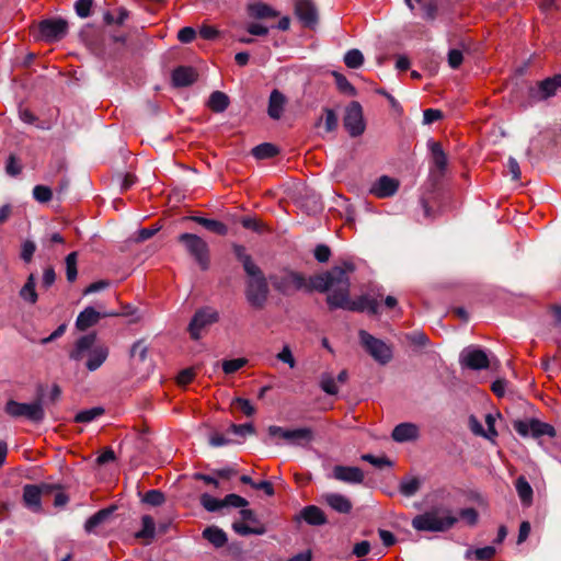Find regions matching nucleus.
<instances>
[{
	"mask_svg": "<svg viewBox=\"0 0 561 561\" xmlns=\"http://www.w3.org/2000/svg\"><path fill=\"white\" fill-rule=\"evenodd\" d=\"M355 264L351 261H343L333 266L330 271L314 275L309 278V287L313 290L325 293L331 290L327 302L331 310L343 306L345 297L350 296V275L354 273Z\"/></svg>",
	"mask_w": 561,
	"mask_h": 561,
	"instance_id": "f257e3e1",
	"label": "nucleus"
},
{
	"mask_svg": "<svg viewBox=\"0 0 561 561\" xmlns=\"http://www.w3.org/2000/svg\"><path fill=\"white\" fill-rule=\"evenodd\" d=\"M110 348L105 344L96 343L94 333L85 334L77 340L69 357L73 360H85V367L89 371H95L107 359Z\"/></svg>",
	"mask_w": 561,
	"mask_h": 561,
	"instance_id": "f03ea898",
	"label": "nucleus"
},
{
	"mask_svg": "<svg viewBox=\"0 0 561 561\" xmlns=\"http://www.w3.org/2000/svg\"><path fill=\"white\" fill-rule=\"evenodd\" d=\"M456 523L457 518L446 507H433L412 519L413 528L419 531H446Z\"/></svg>",
	"mask_w": 561,
	"mask_h": 561,
	"instance_id": "7ed1b4c3",
	"label": "nucleus"
},
{
	"mask_svg": "<svg viewBox=\"0 0 561 561\" xmlns=\"http://www.w3.org/2000/svg\"><path fill=\"white\" fill-rule=\"evenodd\" d=\"M248 282L245 286V298L251 307L255 309H263L266 305L268 297V284L262 270L248 274Z\"/></svg>",
	"mask_w": 561,
	"mask_h": 561,
	"instance_id": "20e7f679",
	"label": "nucleus"
},
{
	"mask_svg": "<svg viewBox=\"0 0 561 561\" xmlns=\"http://www.w3.org/2000/svg\"><path fill=\"white\" fill-rule=\"evenodd\" d=\"M178 241L183 244L186 252L195 260L203 271L209 267V247L204 239L197 234L185 232L178 237Z\"/></svg>",
	"mask_w": 561,
	"mask_h": 561,
	"instance_id": "39448f33",
	"label": "nucleus"
},
{
	"mask_svg": "<svg viewBox=\"0 0 561 561\" xmlns=\"http://www.w3.org/2000/svg\"><path fill=\"white\" fill-rule=\"evenodd\" d=\"M272 284L276 290L283 295H291L297 290H313L309 287V279H306L301 273L284 270L271 277Z\"/></svg>",
	"mask_w": 561,
	"mask_h": 561,
	"instance_id": "423d86ee",
	"label": "nucleus"
},
{
	"mask_svg": "<svg viewBox=\"0 0 561 561\" xmlns=\"http://www.w3.org/2000/svg\"><path fill=\"white\" fill-rule=\"evenodd\" d=\"M4 411L12 417H25L34 423H39L45 419V411L41 398L31 403H20L14 400H9L5 403Z\"/></svg>",
	"mask_w": 561,
	"mask_h": 561,
	"instance_id": "0eeeda50",
	"label": "nucleus"
},
{
	"mask_svg": "<svg viewBox=\"0 0 561 561\" xmlns=\"http://www.w3.org/2000/svg\"><path fill=\"white\" fill-rule=\"evenodd\" d=\"M358 336L363 347L376 362L385 365L391 360L392 350L382 340L373 336L365 330H360Z\"/></svg>",
	"mask_w": 561,
	"mask_h": 561,
	"instance_id": "6e6552de",
	"label": "nucleus"
},
{
	"mask_svg": "<svg viewBox=\"0 0 561 561\" xmlns=\"http://www.w3.org/2000/svg\"><path fill=\"white\" fill-rule=\"evenodd\" d=\"M267 432L271 437H279L296 446H306L314 438L313 431L310 427L288 430L277 425H271Z\"/></svg>",
	"mask_w": 561,
	"mask_h": 561,
	"instance_id": "1a4fd4ad",
	"label": "nucleus"
},
{
	"mask_svg": "<svg viewBox=\"0 0 561 561\" xmlns=\"http://www.w3.org/2000/svg\"><path fill=\"white\" fill-rule=\"evenodd\" d=\"M561 89V73L538 81L536 85L528 89V99L531 103L546 101L557 94Z\"/></svg>",
	"mask_w": 561,
	"mask_h": 561,
	"instance_id": "9d476101",
	"label": "nucleus"
},
{
	"mask_svg": "<svg viewBox=\"0 0 561 561\" xmlns=\"http://www.w3.org/2000/svg\"><path fill=\"white\" fill-rule=\"evenodd\" d=\"M219 313L210 307L202 308L197 310L190 324L188 332L193 340L197 341L202 336V331L208 325L218 322Z\"/></svg>",
	"mask_w": 561,
	"mask_h": 561,
	"instance_id": "9b49d317",
	"label": "nucleus"
},
{
	"mask_svg": "<svg viewBox=\"0 0 561 561\" xmlns=\"http://www.w3.org/2000/svg\"><path fill=\"white\" fill-rule=\"evenodd\" d=\"M343 125L351 137L360 136L365 131L363 107L357 101H353L345 110Z\"/></svg>",
	"mask_w": 561,
	"mask_h": 561,
	"instance_id": "f8f14e48",
	"label": "nucleus"
},
{
	"mask_svg": "<svg viewBox=\"0 0 561 561\" xmlns=\"http://www.w3.org/2000/svg\"><path fill=\"white\" fill-rule=\"evenodd\" d=\"M513 426L514 430L523 437L531 435L534 438H539L545 435L549 437H554L557 435L552 425L536 419L528 421H515Z\"/></svg>",
	"mask_w": 561,
	"mask_h": 561,
	"instance_id": "ddd939ff",
	"label": "nucleus"
},
{
	"mask_svg": "<svg viewBox=\"0 0 561 561\" xmlns=\"http://www.w3.org/2000/svg\"><path fill=\"white\" fill-rule=\"evenodd\" d=\"M242 520L234 522L232 529L240 536L263 535L266 533L265 526L257 519L252 510H241Z\"/></svg>",
	"mask_w": 561,
	"mask_h": 561,
	"instance_id": "4468645a",
	"label": "nucleus"
},
{
	"mask_svg": "<svg viewBox=\"0 0 561 561\" xmlns=\"http://www.w3.org/2000/svg\"><path fill=\"white\" fill-rule=\"evenodd\" d=\"M42 39L48 43L58 42L68 33V23L62 19H47L38 24Z\"/></svg>",
	"mask_w": 561,
	"mask_h": 561,
	"instance_id": "2eb2a0df",
	"label": "nucleus"
},
{
	"mask_svg": "<svg viewBox=\"0 0 561 561\" xmlns=\"http://www.w3.org/2000/svg\"><path fill=\"white\" fill-rule=\"evenodd\" d=\"M343 306H337V308L346 309L350 311H368L370 314H377L379 312V304L376 298H371L368 295H362L355 300H351L350 296L345 297V302Z\"/></svg>",
	"mask_w": 561,
	"mask_h": 561,
	"instance_id": "dca6fc26",
	"label": "nucleus"
},
{
	"mask_svg": "<svg viewBox=\"0 0 561 561\" xmlns=\"http://www.w3.org/2000/svg\"><path fill=\"white\" fill-rule=\"evenodd\" d=\"M460 363L473 370L485 369L490 360L486 353L480 348H466L461 353Z\"/></svg>",
	"mask_w": 561,
	"mask_h": 561,
	"instance_id": "f3484780",
	"label": "nucleus"
},
{
	"mask_svg": "<svg viewBox=\"0 0 561 561\" xmlns=\"http://www.w3.org/2000/svg\"><path fill=\"white\" fill-rule=\"evenodd\" d=\"M295 13L306 27L312 28L318 23V10L311 0H298Z\"/></svg>",
	"mask_w": 561,
	"mask_h": 561,
	"instance_id": "a211bd4d",
	"label": "nucleus"
},
{
	"mask_svg": "<svg viewBox=\"0 0 561 561\" xmlns=\"http://www.w3.org/2000/svg\"><path fill=\"white\" fill-rule=\"evenodd\" d=\"M332 477L337 481L350 484H360L365 479L360 468L341 465L333 468Z\"/></svg>",
	"mask_w": 561,
	"mask_h": 561,
	"instance_id": "6ab92c4d",
	"label": "nucleus"
},
{
	"mask_svg": "<svg viewBox=\"0 0 561 561\" xmlns=\"http://www.w3.org/2000/svg\"><path fill=\"white\" fill-rule=\"evenodd\" d=\"M398 188V180L387 175H382L374 183V185L370 188V193L378 198H387L394 195Z\"/></svg>",
	"mask_w": 561,
	"mask_h": 561,
	"instance_id": "aec40b11",
	"label": "nucleus"
},
{
	"mask_svg": "<svg viewBox=\"0 0 561 561\" xmlns=\"http://www.w3.org/2000/svg\"><path fill=\"white\" fill-rule=\"evenodd\" d=\"M321 500L329 507H331L333 511L340 514H348L353 508L352 501L341 493H324L321 495Z\"/></svg>",
	"mask_w": 561,
	"mask_h": 561,
	"instance_id": "412c9836",
	"label": "nucleus"
},
{
	"mask_svg": "<svg viewBox=\"0 0 561 561\" xmlns=\"http://www.w3.org/2000/svg\"><path fill=\"white\" fill-rule=\"evenodd\" d=\"M47 485L38 486L35 484H26L23 488V502L33 512H41V496L44 490H47Z\"/></svg>",
	"mask_w": 561,
	"mask_h": 561,
	"instance_id": "4be33fe9",
	"label": "nucleus"
},
{
	"mask_svg": "<svg viewBox=\"0 0 561 561\" xmlns=\"http://www.w3.org/2000/svg\"><path fill=\"white\" fill-rule=\"evenodd\" d=\"M431 151H432V163L433 167L431 169V173L434 176H443L447 169V156L444 152L442 145L439 142H433L431 145Z\"/></svg>",
	"mask_w": 561,
	"mask_h": 561,
	"instance_id": "5701e85b",
	"label": "nucleus"
},
{
	"mask_svg": "<svg viewBox=\"0 0 561 561\" xmlns=\"http://www.w3.org/2000/svg\"><path fill=\"white\" fill-rule=\"evenodd\" d=\"M116 510L115 505L108 506L106 508L100 510L95 514H93L90 518L87 519L84 523V530L88 534L95 533L96 529L108 523L111 519L112 514Z\"/></svg>",
	"mask_w": 561,
	"mask_h": 561,
	"instance_id": "b1692460",
	"label": "nucleus"
},
{
	"mask_svg": "<svg viewBox=\"0 0 561 561\" xmlns=\"http://www.w3.org/2000/svg\"><path fill=\"white\" fill-rule=\"evenodd\" d=\"M197 73L191 67H178L173 70L172 81L175 87H187L196 81Z\"/></svg>",
	"mask_w": 561,
	"mask_h": 561,
	"instance_id": "393cba45",
	"label": "nucleus"
},
{
	"mask_svg": "<svg viewBox=\"0 0 561 561\" xmlns=\"http://www.w3.org/2000/svg\"><path fill=\"white\" fill-rule=\"evenodd\" d=\"M419 431L416 425L412 423H401L397 425L392 431V438L396 442L412 440L417 437Z\"/></svg>",
	"mask_w": 561,
	"mask_h": 561,
	"instance_id": "a878e982",
	"label": "nucleus"
},
{
	"mask_svg": "<svg viewBox=\"0 0 561 561\" xmlns=\"http://www.w3.org/2000/svg\"><path fill=\"white\" fill-rule=\"evenodd\" d=\"M233 253L238 261L242 263L245 274H252L257 272L260 267L253 262L250 254L247 253V249L242 244H232Z\"/></svg>",
	"mask_w": 561,
	"mask_h": 561,
	"instance_id": "bb28decb",
	"label": "nucleus"
},
{
	"mask_svg": "<svg viewBox=\"0 0 561 561\" xmlns=\"http://www.w3.org/2000/svg\"><path fill=\"white\" fill-rule=\"evenodd\" d=\"M286 99L283 93H280L278 90H273L270 100H268V108L267 113L271 118L273 119H279L285 105Z\"/></svg>",
	"mask_w": 561,
	"mask_h": 561,
	"instance_id": "cd10ccee",
	"label": "nucleus"
},
{
	"mask_svg": "<svg viewBox=\"0 0 561 561\" xmlns=\"http://www.w3.org/2000/svg\"><path fill=\"white\" fill-rule=\"evenodd\" d=\"M300 516L309 525L320 526L327 523L325 514L316 505L306 506Z\"/></svg>",
	"mask_w": 561,
	"mask_h": 561,
	"instance_id": "c85d7f7f",
	"label": "nucleus"
},
{
	"mask_svg": "<svg viewBox=\"0 0 561 561\" xmlns=\"http://www.w3.org/2000/svg\"><path fill=\"white\" fill-rule=\"evenodd\" d=\"M100 320V313L92 307L85 308L77 318L76 327L80 331H85Z\"/></svg>",
	"mask_w": 561,
	"mask_h": 561,
	"instance_id": "c756f323",
	"label": "nucleus"
},
{
	"mask_svg": "<svg viewBox=\"0 0 561 561\" xmlns=\"http://www.w3.org/2000/svg\"><path fill=\"white\" fill-rule=\"evenodd\" d=\"M190 219L218 236H226L228 233V227L219 220L199 216H192Z\"/></svg>",
	"mask_w": 561,
	"mask_h": 561,
	"instance_id": "7c9ffc66",
	"label": "nucleus"
},
{
	"mask_svg": "<svg viewBox=\"0 0 561 561\" xmlns=\"http://www.w3.org/2000/svg\"><path fill=\"white\" fill-rule=\"evenodd\" d=\"M203 537L216 548L224 547L228 541L226 533L217 526L205 528L203 530Z\"/></svg>",
	"mask_w": 561,
	"mask_h": 561,
	"instance_id": "2f4dec72",
	"label": "nucleus"
},
{
	"mask_svg": "<svg viewBox=\"0 0 561 561\" xmlns=\"http://www.w3.org/2000/svg\"><path fill=\"white\" fill-rule=\"evenodd\" d=\"M517 494L525 506H529L533 502V488L524 476L516 479L515 482Z\"/></svg>",
	"mask_w": 561,
	"mask_h": 561,
	"instance_id": "473e14b6",
	"label": "nucleus"
},
{
	"mask_svg": "<svg viewBox=\"0 0 561 561\" xmlns=\"http://www.w3.org/2000/svg\"><path fill=\"white\" fill-rule=\"evenodd\" d=\"M142 528L135 534L137 539L144 540L146 543H149L153 537L156 531V524L151 516L144 515L141 518Z\"/></svg>",
	"mask_w": 561,
	"mask_h": 561,
	"instance_id": "72a5a7b5",
	"label": "nucleus"
},
{
	"mask_svg": "<svg viewBox=\"0 0 561 561\" xmlns=\"http://www.w3.org/2000/svg\"><path fill=\"white\" fill-rule=\"evenodd\" d=\"M229 105V98L220 91H215L210 94L208 106L211 111L220 113L224 112Z\"/></svg>",
	"mask_w": 561,
	"mask_h": 561,
	"instance_id": "f704fd0d",
	"label": "nucleus"
},
{
	"mask_svg": "<svg viewBox=\"0 0 561 561\" xmlns=\"http://www.w3.org/2000/svg\"><path fill=\"white\" fill-rule=\"evenodd\" d=\"M249 13L255 19L276 18L278 13L265 3H254L249 5Z\"/></svg>",
	"mask_w": 561,
	"mask_h": 561,
	"instance_id": "c9c22d12",
	"label": "nucleus"
},
{
	"mask_svg": "<svg viewBox=\"0 0 561 561\" xmlns=\"http://www.w3.org/2000/svg\"><path fill=\"white\" fill-rule=\"evenodd\" d=\"M277 153H278V149L270 142L261 144L252 149V154L256 159H261V160L273 158Z\"/></svg>",
	"mask_w": 561,
	"mask_h": 561,
	"instance_id": "e433bc0d",
	"label": "nucleus"
},
{
	"mask_svg": "<svg viewBox=\"0 0 561 561\" xmlns=\"http://www.w3.org/2000/svg\"><path fill=\"white\" fill-rule=\"evenodd\" d=\"M20 296L31 304H35L37 301V294L35 290V277L33 274H31L20 290Z\"/></svg>",
	"mask_w": 561,
	"mask_h": 561,
	"instance_id": "4c0bfd02",
	"label": "nucleus"
},
{
	"mask_svg": "<svg viewBox=\"0 0 561 561\" xmlns=\"http://www.w3.org/2000/svg\"><path fill=\"white\" fill-rule=\"evenodd\" d=\"M495 553H496V550L494 547L486 546V547L478 548L474 550H468L466 552V558L470 559L472 556H474V558L479 561H486V560H491L495 556Z\"/></svg>",
	"mask_w": 561,
	"mask_h": 561,
	"instance_id": "58836bf2",
	"label": "nucleus"
},
{
	"mask_svg": "<svg viewBox=\"0 0 561 561\" xmlns=\"http://www.w3.org/2000/svg\"><path fill=\"white\" fill-rule=\"evenodd\" d=\"M240 222L245 229L253 230L257 233H264L270 231L267 225L255 217H243L240 220Z\"/></svg>",
	"mask_w": 561,
	"mask_h": 561,
	"instance_id": "ea45409f",
	"label": "nucleus"
},
{
	"mask_svg": "<svg viewBox=\"0 0 561 561\" xmlns=\"http://www.w3.org/2000/svg\"><path fill=\"white\" fill-rule=\"evenodd\" d=\"M104 413V409L100 407H95L89 410L80 411L75 416V422L77 423H90L95 420L98 416H101Z\"/></svg>",
	"mask_w": 561,
	"mask_h": 561,
	"instance_id": "a19ab883",
	"label": "nucleus"
},
{
	"mask_svg": "<svg viewBox=\"0 0 561 561\" xmlns=\"http://www.w3.org/2000/svg\"><path fill=\"white\" fill-rule=\"evenodd\" d=\"M333 77L335 79V83L340 92L347 94L350 96L356 95L357 91L354 85L346 79L345 76L339 72H333Z\"/></svg>",
	"mask_w": 561,
	"mask_h": 561,
	"instance_id": "79ce46f5",
	"label": "nucleus"
},
{
	"mask_svg": "<svg viewBox=\"0 0 561 561\" xmlns=\"http://www.w3.org/2000/svg\"><path fill=\"white\" fill-rule=\"evenodd\" d=\"M421 486V481L417 478L404 479L401 481L399 490L404 496L414 495Z\"/></svg>",
	"mask_w": 561,
	"mask_h": 561,
	"instance_id": "37998d69",
	"label": "nucleus"
},
{
	"mask_svg": "<svg viewBox=\"0 0 561 561\" xmlns=\"http://www.w3.org/2000/svg\"><path fill=\"white\" fill-rule=\"evenodd\" d=\"M77 252H71L66 256V277L67 280L72 283L77 279Z\"/></svg>",
	"mask_w": 561,
	"mask_h": 561,
	"instance_id": "c03bdc74",
	"label": "nucleus"
},
{
	"mask_svg": "<svg viewBox=\"0 0 561 561\" xmlns=\"http://www.w3.org/2000/svg\"><path fill=\"white\" fill-rule=\"evenodd\" d=\"M344 62L348 68H359L364 62V56L358 49H351L344 56Z\"/></svg>",
	"mask_w": 561,
	"mask_h": 561,
	"instance_id": "a18cd8bd",
	"label": "nucleus"
},
{
	"mask_svg": "<svg viewBox=\"0 0 561 561\" xmlns=\"http://www.w3.org/2000/svg\"><path fill=\"white\" fill-rule=\"evenodd\" d=\"M320 387L325 393L330 396H334L339 392V387L330 374H322L320 379Z\"/></svg>",
	"mask_w": 561,
	"mask_h": 561,
	"instance_id": "49530a36",
	"label": "nucleus"
},
{
	"mask_svg": "<svg viewBox=\"0 0 561 561\" xmlns=\"http://www.w3.org/2000/svg\"><path fill=\"white\" fill-rule=\"evenodd\" d=\"M201 504L208 512H215L224 507L222 500H218L206 493L201 496Z\"/></svg>",
	"mask_w": 561,
	"mask_h": 561,
	"instance_id": "de8ad7c7",
	"label": "nucleus"
},
{
	"mask_svg": "<svg viewBox=\"0 0 561 561\" xmlns=\"http://www.w3.org/2000/svg\"><path fill=\"white\" fill-rule=\"evenodd\" d=\"M245 358L228 359L222 362V370L225 374L230 375L247 365Z\"/></svg>",
	"mask_w": 561,
	"mask_h": 561,
	"instance_id": "09e8293b",
	"label": "nucleus"
},
{
	"mask_svg": "<svg viewBox=\"0 0 561 561\" xmlns=\"http://www.w3.org/2000/svg\"><path fill=\"white\" fill-rule=\"evenodd\" d=\"M231 405L239 409L247 416H251L255 413V408L251 404L248 399L236 398L232 400Z\"/></svg>",
	"mask_w": 561,
	"mask_h": 561,
	"instance_id": "8fccbe9b",
	"label": "nucleus"
},
{
	"mask_svg": "<svg viewBox=\"0 0 561 561\" xmlns=\"http://www.w3.org/2000/svg\"><path fill=\"white\" fill-rule=\"evenodd\" d=\"M33 196L39 203H47L53 197V192L48 186L36 185L33 188Z\"/></svg>",
	"mask_w": 561,
	"mask_h": 561,
	"instance_id": "3c124183",
	"label": "nucleus"
},
{
	"mask_svg": "<svg viewBox=\"0 0 561 561\" xmlns=\"http://www.w3.org/2000/svg\"><path fill=\"white\" fill-rule=\"evenodd\" d=\"M164 501L165 496L159 490H150L144 496V502L152 506H159L163 504Z\"/></svg>",
	"mask_w": 561,
	"mask_h": 561,
	"instance_id": "603ef678",
	"label": "nucleus"
},
{
	"mask_svg": "<svg viewBox=\"0 0 561 561\" xmlns=\"http://www.w3.org/2000/svg\"><path fill=\"white\" fill-rule=\"evenodd\" d=\"M324 127L328 133H331L337 127V116L331 108H324Z\"/></svg>",
	"mask_w": 561,
	"mask_h": 561,
	"instance_id": "864d4df0",
	"label": "nucleus"
},
{
	"mask_svg": "<svg viewBox=\"0 0 561 561\" xmlns=\"http://www.w3.org/2000/svg\"><path fill=\"white\" fill-rule=\"evenodd\" d=\"M224 507L225 506H233V507H245L249 503L248 501L238 495V494H228L222 499Z\"/></svg>",
	"mask_w": 561,
	"mask_h": 561,
	"instance_id": "5fc2aeb1",
	"label": "nucleus"
},
{
	"mask_svg": "<svg viewBox=\"0 0 561 561\" xmlns=\"http://www.w3.org/2000/svg\"><path fill=\"white\" fill-rule=\"evenodd\" d=\"M362 460L369 462L370 465L382 468L385 466H392V462L387 457H375L371 454H364Z\"/></svg>",
	"mask_w": 561,
	"mask_h": 561,
	"instance_id": "6e6d98bb",
	"label": "nucleus"
},
{
	"mask_svg": "<svg viewBox=\"0 0 561 561\" xmlns=\"http://www.w3.org/2000/svg\"><path fill=\"white\" fill-rule=\"evenodd\" d=\"M93 0H77L75 9L80 18H88L91 13Z\"/></svg>",
	"mask_w": 561,
	"mask_h": 561,
	"instance_id": "4d7b16f0",
	"label": "nucleus"
},
{
	"mask_svg": "<svg viewBox=\"0 0 561 561\" xmlns=\"http://www.w3.org/2000/svg\"><path fill=\"white\" fill-rule=\"evenodd\" d=\"M485 423L488 426V430L485 431V438L494 442V439L497 437V432L495 430V416L491 413L486 414Z\"/></svg>",
	"mask_w": 561,
	"mask_h": 561,
	"instance_id": "13d9d810",
	"label": "nucleus"
},
{
	"mask_svg": "<svg viewBox=\"0 0 561 561\" xmlns=\"http://www.w3.org/2000/svg\"><path fill=\"white\" fill-rule=\"evenodd\" d=\"M148 347L145 345L144 341L139 340L134 343L130 350V356H138L141 362L147 358Z\"/></svg>",
	"mask_w": 561,
	"mask_h": 561,
	"instance_id": "bf43d9fd",
	"label": "nucleus"
},
{
	"mask_svg": "<svg viewBox=\"0 0 561 561\" xmlns=\"http://www.w3.org/2000/svg\"><path fill=\"white\" fill-rule=\"evenodd\" d=\"M277 359L289 365L290 368L296 366V360L293 356L291 350L288 345H285L283 350L277 354Z\"/></svg>",
	"mask_w": 561,
	"mask_h": 561,
	"instance_id": "052dcab7",
	"label": "nucleus"
},
{
	"mask_svg": "<svg viewBox=\"0 0 561 561\" xmlns=\"http://www.w3.org/2000/svg\"><path fill=\"white\" fill-rule=\"evenodd\" d=\"M195 37H196V32L191 26H185V27L181 28L178 33V39L181 43H185V44L191 43L194 41Z\"/></svg>",
	"mask_w": 561,
	"mask_h": 561,
	"instance_id": "680f3d73",
	"label": "nucleus"
},
{
	"mask_svg": "<svg viewBox=\"0 0 561 561\" xmlns=\"http://www.w3.org/2000/svg\"><path fill=\"white\" fill-rule=\"evenodd\" d=\"M230 431L237 435H248L253 434L255 432L254 426L251 423L245 424H231Z\"/></svg>",
	"mask_w": 561,
	"mask_h": 561,
	"instance_id": "e2e57ef3",
	"label": "nucleus"
},
{
	"mask_svg": "<svg viewBox=\"0 0 561 561\" xmlns=\"http://www.w3.org/2000/svg\"><path fill=\"white\" fill-rule=\"evenodd\" d=\"M462 60H463V55H462L461 50H459V49H450L449 50V53H448V65L453 69L458 68L462 64Z\"/></svg>",
	"mask_w": 561,
	"mask_h": 561,
	"instance_id": "0e129e2a",
	"label": "nucleus"
},
{
	"mask_svg": "<svg viewBox=\"0 0 561 561\" xmlns=\"http://www.w3.org/2000/svg\"><path fill=\"white\" fill-rule=\"evenodd\" d=\"M331 256V250L325 244H319L314 249V257L317 261L324 263L328 262Z\"/></svg>",
	"mask_w": 561,
	"mask_h": 561,
	"instance_id": "69168bd1",
	"label": "nucleus"
},
{
	"mask_svg": "<svg viewBox=\"0 0 561 561\" xmlns=\"http://www.w3.org/2000/svg\"><path fill=\"white\" fill-rule=\"evenodd\" d=\"M35 250H36V245L33 241H25L22 245L21 257L25 262H31Z\"/></svg>",
	"mask_w": 561,
	"mask_h": 561,
	"instance_id": "338daca9",
	"label": "nucleus"
},
{
	"mask_svg": "<svg viewBox=\"0 0 561 561\" xmlns=\"http://www.w3.org/2000/svg\"><path fill=\"white\" fill-rule=\"evenodd\" d=\"M460 517L472 526L478 522V512L472 507L463 508L460 511Z\"/></svg>",
	"mask_w": 561,
	"mask_h": 561,
	"instance_id": "774afa93",
	"label": "nucleus"
}]
</instances>
